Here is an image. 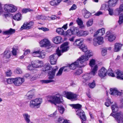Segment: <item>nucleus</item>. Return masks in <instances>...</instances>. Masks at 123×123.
Masks as SVG:
<instances>
[{"label": "nucleus", "instance_id": "1", "mask_svg": "<svg viewBox=\"0 0 123 123\" xmlns=\"http://www.w3.org/2000/svg\"><path fill=\"white\" fill-rule=\"evenodd\" d=\"M45 70L44 71H46L48 70H50L52 69L51 71L48 72L49 79V80H40L41 82L43 84H47L53 81L52 79L54 78V69L50 65L49 63H46L44 66Z\"/></svg>", "mask_w": 123, "mask_h": 123}, {"label": "nucleus", "instance_id": "2", "mask_svg": "<svg viewBox=\"0 0 123 123\" xmlns=\"http://www.w3.org/2000/svg\"><path fill=\"white\" fill-rule=\"evenodd\" d=\"M83 62L79 58L77 60L71 64H69V67L71 69L74 70L77 67L81 68L86 65V63H83Z\"/></svg>", "mask_w": 123, "mask_h": 123}, {"label": "nucleus", "instance_id": "3", "mask_svg": "<svg viewBox=\"0 0 123 123\" xmlns=\"http://www.w3.org/2000/svg\"><path fill=\"white\" fill-rule=\"evenodd\" d=\"M42 101V99L40 98L32 100L30 101L29 106L32 108L35 107L39 108Z\"/></svg>", "mask_w": 123, "mask_h": 123}, {"label": "nucleus", "instance_id": "4", "mask_svg": "<svg viewBox=\"0 0 123 123\" xmlns=\"http://www.w3.org/2000/svg\"><path fill=\"white\" fill-rule=\"evenodd\" d=\"M113 117L118 123H123V113L120 111L115 114L111 113L110 115Z\"/></svg>", "mask_w": 123, "mask_h": 123}, {"label": "nucleus", "instance_id": "5", "mask_svg": "<svg viewBox=\"0 0 123 123\" xmlns=\"http://www.w3.org/2000/svg\"><path fill=\"white\" fill-rule=\"evenodd\" d=\"M40 43L41 47H44L47 49H50L52 47L50 41L47 39L45 38L42 40L40 42Z\"/></svg>", "mask_w": 123, "mask_h": 123}, {"label": "nucleus", "instance_id": "6", "mask_svg": "<svg viewBox=\"0 0 123 123\" xmlns=\"http://www.w3.org/2000/svg\"><path fill=\"white\" fill-rule=\"evenodd\" d=\"M93 53L91 50H87L85 53V55L82 56L79 58L82 62L83 63H86V65L87 63L86 61L88 60L89 58L90 57L92 56Z\"/></svg>", "mask_w": 123, "mask_h": 123}, {"label": "nucleus", "instance_id": "7", "mask_svg": "<svg viewBox=\"0 0 123 123\" xmlns=\"http://www.w3.org/2000/svg\"><path fill=\"white\" fill-rule=\"evenodd\" d=\"M98 69V67L97 65H95L94 68H92V71L91 73L89 74H85L83 76L84 79L85 80H89L91 77V74H92L93 75H94L95 73L97 72V71Z\"/></svg>", "mask_w": 123, "mask_h": 123}, {"label": "nucleus", "instance_id": "8", "mask_svg": "<svg viewBox=\"0 0 123 123\" xmlns=\"http://www.w3.org/2000/svg\"><path fill=\"white\" fill-rule=\"evenodd\" d=\"M62 95L56 92H54V105L59 104L62 103Z\"/></svg>", "mask_w": 123, "mask_h": 123}, {"label": "nucleus", "instance_id": "9", "mask_svg": "<svg viewBox=\"0 0 123 123\" xmlns=\"http://www.w3.org/2000/svg\"><path fill=\"white\" fill-rule=\"evenodd\" d=\"M76 115L79 116L81 120L82 123H85L84 122L86 120V117L85 114V112L81 109L77 110L76 111Z\"/></svg>", "mask_w": 123, "mask_h": 123}, {"label": "nucleus", "instance_id": "10", "mask_svg": "<svg viewBox=\"0 0 123 123\" xmlns=\"http://www.w3.org/2000/svg\"><path fill=\"white\" fill-rule=\"evenodd\" d=\"M67 98L69 99L76 100L77 99L78 95L71 92H67L65 93Z\"/></svg>", "mask_w": 123, "mask_h": 123}, {"label": "nucleus", "instance_id": "11", "mask_svg": "<svg viewBox=\"0 0 123 123\" xmlns=\"http://www.w3.org/2000/svg\"><path fill=\"white\" fill-rule=\"evenodd\" d=\"M32 55L34 57H37L40 58H44L45 55V53L43 51L41 52L39 51H34L32 54Z\"/></svg>", "mask_w": 123, "mask_h": 123}, {"label": "nucleus", "instance_id": "12", "mask_svg": "<svg viewBox=\"0 0 123 123\" xmlns=\"http://www.w3.org/2000/svg\"><path fill=\"white\" fill-rule=\"evenodd\" d=\"M93 43L94 46H96L98 44V45L101 44L104 42L103 38L100 36L98 37L97 38L93 39Z\"/></svg>", "mask_w": 123, "mask_h": 123}, {"label": "nucleus", "instance_id": "13", "mask_svg": "<svg viewBox=\"0 0 123 123\" xmlns=\"http://www.w3.org/2000/svg\"><path fill=\"white\" fill-rule=\"evenodd\" d=\"M24 81V79L23 78L17 77L14 78V84L16 86H19L21 85Z\"/></svg>", "mask_w": 123, "mask_h": 123}, {"label": "nucleus", "instance_id": "14", "mask_svg": "<svg viewBox=\"0 0 123 123\" xmlns=\"http://www.w3.org/2000/svg\"><path fill=\"white\" fill-rule=\"evenodd\" d=\"M34 24V22L32 21H31L29 23H24L21 26L20 29L21 30L23 29H29L31 28V26L33 25Z\"/></svg>", "mask_w": 123, "mask_h": 123}, {"label": "nucleus", "instance_id": "15", "mask_svg": "<svg viewBox=\"0 0 123 123\" xmlns=\"http://www.w3.org/2000/svg\"><path fill=\"white\" fill-rule=\"evenodd\" d=\"M68 42H64L61 46L60 49H61V51L62 53L67 51L69 49V46H67L68 45Z\"/></svg>", "mask_w": 123, "mask_h": 123}, {"label": "nucleus", "instance_id": "16", "mask_svg": "<svg viewBox=\"0 0 123 123\" xmlns=\"http://www.w3.org/2000/svg\"><path fill=\"white\" fill-rule=\"evenodd\" d=\"M107 70L104 67H102L98 72V75L101 78L104 77L106 75Z\"/></svg>", "mask_w": 123, "mask_h": 123}, {"label": "nucleus", "instance_id": "17", "mask_svg": "<svg viewBox=\"0 0 123 123\" xmlns=\"http://www.w3.org/2000/svg\"><path fill=\"white\" fill-rule=\"evenodd\" d=\"M111 95H120L121 93L119 92L116 88H111L110 89V92H109Z\"/></svg>", "mask_w": 123, "mask_h": 123}, {"label": "nucleus", "instance_id": "18", "mask_svg": "<svg viewBox=\"0 0 123 123\" xmlns=\"http://www.w3.org/2000/svg\"><path fill=\"white\" fill-rule=\"evenodd\" d=\"M115 73L117 74V78L123 80V72L119 70L115 71Z\"/></svg>", "mask_w": 123, "mask_h": 123}, {"label": "nucleus", "instance_id": "19", "mask_svg": "<svg viewBox=\"0 0 123 123\" xmlns=\"http://www.w3.org/2000/svg\"><path fill=\"white\" fill-rule=\"evenodd\" d=\"M105 29L102 28L101 29L98 30L96 32H95L94 35V36L95 37L98 34L99 36H102L105 33Z\"/></svg>", "mask_w": 123, "mask_h": 123}, {"label": "nucleus", "instance_id": "20", "mask_svg": "<svg viewBox=\"0 0 123 123\" xmlns=\"http://www.w3.org/2000/svg\"><path fill=\"white\" fill-rule=\"evenodd\" d=\"M15 30L10 28L9 30L3 31V34L4 35H11L14 33L15 32Z\"/></svg>", "mask_w": 123, "mask_h": 123}, {"label": "nucleus", "instance_id": "21", "mask_svg": "<svg viewBox=\"0 0 123 123\" xmlns=\"http://www.w3.org/2000/svg\"><path fill=\"white\" fill-rule=\"evenodd\" d=\"M122 44L119 43H116L115 44L114 51L115 52H117L119 51L121 48Z\"/></svg>", "mask_w": 123, "mask_h": 123}, {"label": "nucleus", "instance_id": "22", "mask_svg": "<svg viewBox=\"0 0 123 123\" xmlns=\"http://www.w3.org/2000/svg\"><path fill=\"white\" fill-rule=\"evenodd\" d=\"M41 61H34L32 62L31 64L34 68H39L41 66L40 63Z\"/></svg>", "mask_w": 123, "mask_h": 123}, {"label": "nucleus", "instance_id": "23", "mask_svg": "<svg viewBox=\"0 0 123 123\" xmlns=\"http://www.w3.org/2000/svg\"><path fill=\"white\" fill-rule=\"evenodd\" d=\"M62 39L61 37L57 36L54 38V43L59 44L62 41Z\"/></svg>", "mask_w": 123, "mask_h": 123}, {"label": "nucleus", "instance_id": "24", "mask_svg": "<svg viewBox=\"0 0 123 123\" xmlns=\"http://www.w3.org/2000/svg\"><path fill=\"white\" fill-rule=\"evenodd\" d=\"M117 1V0H109L108 2L109 7L114 6Z\"/></svg>", "mask_w": 123, "mask_h": 123}, {"label": "nucleus", "instance_id": "25", "mask_svg": "<svg viewBox=\"0 0 123 123\" xmlns=\"http://www.w3.org/2000/svg\"><path fill=\"white\" fill-rule=\"evenodd\" d=\"M66 67H63L62 68H61L59 69L58 72L56 74L57 76H61L62 73L63 71L64 70V71H65L67 70L66 69H64L65 68H66Z\"/></svg>", "mask_w": 123, "mask_h": 123}, {"label": "nucleus", "instance_id": "26", "mask_svg": "<svg viewBox=\"0 0 123 123\" xmlns=\"http://www.w3.org/2000/svg\"><path fill=\"white\" fill-rule=\"evenodd\" d=\"M11 55V52L9 50H6L5 51L3 54V57L6 58H9Z\"/></svg>", "mask_w": 123, "mask_h": 123}, {"label": "nucleus", "instance_id": "27", "mask_svg": "<svg viewBox=\"0 0 123 123\" xmlns=\"http://www.w3.org/2000/svg\"><path fill=\"white\" fill-rule=\"evenodd\" d=\"M11 6H12V4H6L4 5V8L5 11L8 12H9L11 10H10V8L11 7Z\"/></svg>", "mask_w": 123, "mask_h": 123}, {"label": "nucleus", "instance_id": "28", "mask_svg": "<svg viewBox=\"0 0 123 123\" xmlns=\"http://www.w3.org/2000/svg\"><path fill=\"white\" fill-rule=\"evenodd\" d=\"M34 95L33 92L32 91H31L28 92L26 95V96L28 99H30L33 98Z\"/></svg>", "mask_w": 123, "mask_h": 123}, {"label": "nucleus", "instance_id": "29", "mask_svg": "<svg viewBox=\"0 0 123 123\" xmlns=\"http://www.w3.org/2000/svg\"><path fill=\"white\" fill-rule=\"evenodd\" d=\"M14 19L19 21L21 19V15L20 13H18L15 15L13 17Z\"/></svg>", "mask_w": 123, "mask_h": 123}, {"label": "nucleus", "instance_id": "30", "mask_svg": "<svg viewBox=\"0 0 123 123\" xmlns=\"http://www.w3.org/2000/svg\"><path fill=\"white\" fill-rule=\"evenodd\" d=\"M111 108L113 113L117 112L118 110V107L116 103L112 105Z\"/></svg>", "mask_w": 123, "mask_h": 123}, {"label": "nucleus", "instance_id": "31", "mask_svg": "<svg viewBox=\"0 0 123 123\" xmlns=\"http://www.w3.org/2000/svg\"><path fill=\"white\" fill-rule=\"evenodd\" d=\"M74 44L80 47L83 44V42L80 40V39H77L75 40L74 42Z\"/></svg>", "mask_w": 123, "mask_h": 123}, {"label": "nucleus", "instance_id": "32", "mask_svg": "<svg viewBox=\"0 0 123 123\" xmlns=\"http://www.w3.org/2000/svg\"><path fill=\"white\" fill-rule=\"evenodd\" d=\"M23 117L27 123H29L30 122V116L27 114H25L23 115Z\"/></svg>", "mask_w": 123, "mask_h": 123}, {"label": "nucleus", "instance_id": "33", "mask_svg": "<svg viewBox=\"0 0 123 123\" xmlns=\"http://www.w3.org/2000/svg\"><path fill=\"white\" fill-rule=\"evenodd\" d=\"M47 100L52 104H54V96H49L47 97Z\"/></svg>", "mask_w": 123, "mask_h": 123}, {"label": "nucleus", "instance_id": "34", "mask_svg": "<svg viewBox=\"0 0 123 123\" xmlns=\"http://www.w3.org/2000/svg\"><path fill=\"white\" fill-rule=\"evenodd\" d=\"M108 4L106 3L105 4L102 5L101 7V10H107L109 7Z\"/></svg>", "mask_w": 123, "mask_h": 123}, {"label": "nucleus", "instance_id": "35", "mask_svg": "<svg viewBox=\"0 0 123 123\" xmlns=\"http://www.w3.org/2000/svg\"><path fill=\"white\" fill-rule=\"evenodd\" d=\"M56 32L59 34L62 35H64L65 34L64 30L62 28H57L56 30Z\"/></svg>", "mask_w": 123, "mask_h": 123}, {"label": "nucleus", "instance_id": "36", "mask_svg": "<svg viewBox=\"0 0 123 123\" xmlns=\"http://www.w3.org/2000/svg\"><path fill=\"white\" fill-rule=\"evenodd\" d=\"M79 48L81 49L82 51L84 52H86L87 51V48L86 46H85L84 44H82L79 47Z\"/></svg>", "mask_w": 123, "mask_h": 123}, {"label": "nucleus", "instance_id": "37", "mask_svg": "<svg viewBox=\"0 0 123 123\" xmlns=\"http://www.w3.org/2000/svg\"><path fill=\"white\" fill-rule=\"evenodd\" d=\"M108 39L109 41L111 42L114 40L115 38V36L112 34L108 36Z\"/></svg>", "mask_w": 123, "mask_h": 123}, {"label": "nucleus", "instance_id": "38", "mask_svg": "<svg viewBox=\"0 0 123 123\" xmlns=\"http://www.w3.org/2000/svg\"><path fill=\"white\" fill-rule=\"evenodd\" d=\"M49 60L50 64L51 65L54 64V55H50L49 57Z\"/></svg>", "mask_w": 123, "mask_h": 123}, {"label": "nucleus", "instance_id": "39", "mask_svg": "<svg viewBox=\"0 0 123 123\" xmlns=\"http://www.w3.org/2000/svg\"><path fill=\"white\" fill-rule=\"evenodd\" d=\"M59 123H69L67 120H64L63 118H59L58 119Z\"/></svg>", "mask_w": 123, "mask_h": 123}, {"label": "nucleus", "instance_id": "40", "mask_svg": "<svg viewBox=\"0 0 123 123\" xmlns=\"http://www.w3.org/2000/svg\"><path fill=\"white\" fill-rule=\"evenodd\" d=\"M58 106V110L61 114H62L65 111L64 108L62 106H59L58 105H57Z\"/></svg>", "mask_w": 123, "mask_h": 123}, {"label": "nucleus", "instance_id": "41", "mask_svg": "<svg viewBox=\"0 0 123 123\" xmlns=\"http://www.w3.org/2000/svg\"><path fill=\"white\" fill-rule=\"evenodd\" d=\"M116 11H117L119 14H120L121 12L123 11V4L120 5L119 8H117Z\"/></svg>", "mask_w": 123, "mask_h": 123}, {"label": "nucleus", "instance_id": "42", "mask_svg": "<svg viewBox=\"0 0 123 123\" xmlns=\"http://www.w3.org/2000/svg\"><path fill=\"white\" fill-rule=\"evenodd\" d=\"M72 29V32L73 35H77L78 32V30L77 28L73 27V29Z\"/></svg>", "mask_w": 123, "mask_h": 123}, {"label": "nucleus", "instance_id": "43", "mask_svg": "<svg viewBox=\"0 0 123 123\" xmlns=\"http://www.w3.org/2000/svg\"><path fill=\"white\" fill-rule=\"evenodd\" d=\"M12 6H11V7L10 8V10H11L10 11H9V12H13L16 11L17 10L16 7L12 4Z\"/></svg>", "mask_w": 123, "mask_h": 123}, {"label": "nucleus", "instance_id": "44", "mask_svg": "<svg viewBox=\"0 0 123 123\" xmlns=\"http://www.w3.org/2000/svg\"><path fill=\"white\" fill-rule=\"evenodd\" d=\"M33 11V10L31 9L30 8H25L23 9L22 10V12L23 13H26L28 12H30Z\"/></svg>", "mask_w": 123, "mask_h": 123}, {"label": "nucleus", "instance_id": "45", "mask_svg": "<svg viewBox=\"0 0 123 123\" xmlns=\"http://www.w3.org/2000/svg\"><path fill=\"white\" fill-rule=\"evenodd\" d=\"M95 61L94 59H92L90 60L89 64L91 67H93L95 64Z\"/></svg>", "mask_w": 123, "mask_h": 123}, {"label": "nucleus", "instance_id": "46", "mask_svg": "<svg viewBox=\"0 0 123 123\" xmlns=\"http://www.w3.org/2000/svg\"><path fill=\"white\" fill-rule=\"evenodd\" d=\"M91 15V13L87 11H86L85 13L84 17L85 18H87Z\"/></svg>", "mask_w": 123, "mask_h": 123}, {"label": "nucleus", "instance_id": "47", "mask_svg": "<svg viewBox=\"0 0 123 123\" xmlns=\"http://www.w3.org/2000/svg\"><path fill=\"white\" fill-rule=\"evenodd\" d=\"M88 86L90 88H93L95 86V81L94 80L92 83H89L88 84Z\"/></svg>", "mask_w": 123, "mask_h": 123}, {"label": "nucleus", "instance_id": "48", "mask_svg": "<svg viewBox=\"0 0 123 123\" xmlns=\"http://www.w3.org/2000/svg\"><path fill=\"white\" fill-rule=\"evenodd\" d=\"M73 107L76 109H80L81 108L82 105L79 104H76L73 105Z\"/></svg>", "mask_w": 123, "mask_h": 123}, {"label": "nucleus", "instance_id": "49", "mask_svg": "<svg viewBox=\"0 0 123 123\" xmlns=\"http://www.w3.org/2000/svg\"><path fill=\"white\" fill-rule=\"evenodd\" d=\"M14 78H11L7 79V83L9 84H11L12 83L14 84Z\"/></svg>", "mask_w": 123, "mask_h": 123}, {"label": "nucleus", "instance_id": "50", "mask_svg": "<svg viewBox=\"0 0 123 123\" xmlns=\"http://www.w3.org/2000/svg\"><path fill=\"white\" fill-rule=\"evenodd\" d=\"M82 72V69L81 68H78L77 69L75 73V75H79Z\"/></svg>", "mask_w": 123, "mask_h": 123}, {"label": "nucleus", "instance_id": "51", "mask_svg": "<svg viewBox=\"0 0 123 123\" xmlns=\"http://www.w3.org/2000/svg\"><path fill=\"white\" fill-rule=\"evenodd\" d=\"M109 12V13L110 15H112L113 14V10L111 8L109 7L107 10Z\"/></svg>", "mask_w": 123, "mask_h": 123}, {"label": "nucleus", "instance_id": "52", "mask_svg": "<svg viewBox=\"0 0 123 123\" xmlns=\"http://www.w3.org/2000/svg\"><path fill=\"white\" fill-rule=\"evenodd\" d=\"M37 18L38 19H45L46 18V17L43 15H38L37 16Z\"/></svg>", "mask_w": 123, "mask_h": 123}, {"label": "nucleus", "instance_id": "53", "mask_svg": "<svg viewBox=\"0 0 123 123\" xmlns=\"http://www.w3.org/2000/svg\"><path fill=\"white\" fill-rule=\"evenodd\" d=\"M66 34L67 36H70L73 35L72 29L68 30L66 32Z\"/></svg>", "mask_w": 123, "mask_h": 123}, {"label": "nucleus", "instance_id": "54", "mask_svg": "<svg viewBox=\"0 0 123 123\" xmlns=\"http://www.w3.org/2000/svg\"><path fill=\"white\" fill-rule=\"evenodd\" d=\"M123 22V15L121 14L119 18L118 21L119 24L120 25Z\"/></svg>", "mask_w": 123, "mask_h": 123}, {"label": "nucleus", "instance_id": "55", "mask_svg": "<svg viewBox=\"0 0 123 123\" xmlns=\"http://www.w3.org/2000/svg\"><path fill=\"white\" fill-rule=\"evenodd\" d=\"M93 23V19H90L87 22L86 24L88 27L92 25Z\"/></svg>", "mask_w": 123, "mask_h": 123}, {"label": "nucleus", "instance_id": "56", "mask_svg": "<svg viewBox=\"0 0 123 123\" xmlns=\"http://www.w3.org/2000/svg\"><path fill=\"white\" fill-rule=\"evenodd\" d=\"M56 54L57 55L59 56H60L61 55V51L59 50V47H58L57 49L56 53V54H54V57L55 55H56Z\"/></svg>", "mask_w": 123, "mask_h": 123}, {"label": "nucleus", "instance_id": "57", "mask_svg": "<svg viewBox=\"0 0 123 123\" xmlns=\"http://www.w3.org/2000/svg\"><path fill=\"white\" fill-rule=\"evenodd\" d=\"M76 22L79 25H81L83 24V22L82 20L78 18V19L76 20Z\"/></svg>", "mask_w": 123, "mask_h": 123}, {"label": "nucleus", "instance_id": "58", "mask_svg": "<svg viewBox=\"0 0 123 123\" xmlns=\"http://www.w3.org/2000/svg\"><path fill=\"white\" fill-rule=\"evenodd\" d=\"M77 6L75 4H74L73 5L71 8L69 9V10L70 11H71V10H75Z\"/></svg>", "mask_w": 123, "mask_h": 123}, {"label": "nucleus", "instance_id": "59", "mask_svg": "<svg viewBox=\"0 0 123 123\" xmlns=\"http://www.w3.org/2000/svg\"><path fill=\"white\" fill-rule=\"evenodd\" d=\"M62 1L61 0H54V5H58Z\"/></svg>", "mask_w": 123, "mask_h": 123}, {"label": "nucleus", "instance_id": "60", "mask_svg": "<svg viewBox=\"0 0 123 123\" xmlns=\"http://www.w3.org/2000/svg\"><path fill=\"white\" fill-rule=\"evenodd\" d=\"M107 53V50L106 49H103L101 52L102 55L103 56L105 55Z\"/></svg>", "mask_w": 123, "mask_h": 123}, {"label": "nucleus", "instance_id": "61", "mask_svg": "<svg viewBox=\"0 0 123 123\" xmlns=\"http://www.w3.org/2000/svg\"><path fill=\"white\" fill-rule=\"evenodd\" d=\"M39 29L41 30L44 31H47L49 30V29H48L45 27H41L39 28Z\"/></svg>", "mask_w": 123, "mask_h": 123}, {"label": "nucleus", "instance_id": "62", "mask_svg": "<svg viewBox=\"0 0 123 123\" xmlns=\"http://www.w3.org/2000/svg\"><path fill=\"white\" fill-rule=\"evenodd\" d=\"M16 72L18 74H20L22 73L21 69L19 68H18L16 70Z\"/></svg>", "mask_w": 123, "mask_h": 123}, {"label": "nucleus", "instance_id": "63", "mask_svg": "<svg viewBox=\"0 0 123 123\" xmlns=\"http://www.w3.org/2000/svg\"><path fill=\"white\" fill-rule=\"evenodd\" d=\"M12 74V73L11 70L8 71L6 72V75L7 76H11Z\"/></svg>", "mask_w": 123, "mask_h": 123}, {"label": "nucleus", "instance_id": "64", "mask_svg": "<svg viewBox=\"0 0 123 123\" xmlns=\"http://www.w3.org/2000/svg\"><path fill=\"white\" fill-rule=\"evenodd\" d=\"M82 31H79L78 32L77 35L79 37L82 36Z\"/></svg>", "mask_w": 123, "mask_h": 123}]
</instances>
